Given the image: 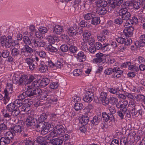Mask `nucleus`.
<instances>
[{
	"mask_svg": "<svg viewBox=\"0 0 145 145\" xmlns=\"http://www.w3.org/2000/svg\"><path fill=\"white\" fill-rule=\"evenodd\" d=\"M54 126L55 129L46 136V138L49 140L51 137L58 136L60 135H62L65 132V128L62 125H57Z\"/></svg>",
	"mask_w": 145,
	"mask_h": 145,
	"instance_id": "obj_1",
	"label": "nucleus"
},
{
	"mask_svg": "<svg viewBox=\"0 0 145 145\" xmlns=\"http://www.w3.org/2000/svg\"><path fill=\"white\" fill-rule=\"evenodd\" d=\"M49 79L46 78H44L41 81H34L32 83L31 87L33 89H38L40 87H43L46 86L49 84Z\"/></svg>",
	"mask_w": 145,
	"mask_h": 145,
	"instance_id": "obj_2",
	"label": "nucleus"
},
{
	"mask_svg": "<svg viewBox=\"0 0 145 145\" xmlns=\"http://www.w3.org/2000/svg\"><path fill=\"white\" fill-rule=\"evenodd\" d=\"M33 92L34 94L33 97H37L39 96H40V99L43 101H45L49 99V97L48 95V93L46 91H42L40 88H33Z\"/></svg>",
	"mask_w": 145,
	"mask_h": 145,
	"instance_id": "obj_3",
	"label": "nucleus"
},
{
	"mask_svg": "<svg viewBox=\"0 0 145 145\" xmlns=\"http://www.w3.org/2000/svg\"><path fill=\"white\" fill-rule=\"evenodd\" d=\"M27 86L28 89H27L25 92H23L18 96V99L22 101H23L27 97H33V94L34 93H33V88L31 87V85Z\"/></svg>",
	"mask_w": 145,
	"mask_h": 145,
	"instance_id": "obj_4",
	"label": "nucleus"
},
{
	"mask_svg": "<svg viewBox=\"0 0 145 145\" xmlns=\"http://www.w3.org/2000/svg\"><path fill=\"white\" fill-rule=\"evenodd\" d=\"M86 94L83 98V100L86 102H90L93 97L94 89L90 88L85 90Z\"/></svg>",
	"mask_w": 145,
	"mask_h": 145,
	"instance_id": "obj_5",
	"label": "nucleus"
},
{
	"mask_svg": "<svg viewBox=\"0 0 145 145\" xmlns=\"http://www.w3.org/2000/svg\"><path fill=\"white\" fill-rule=\"evenodd\" d=\"M37 120L32 116H28L25 121L26 126L30 129H34L36 124L37 123Z\"/></svg>",
	"mask_w": 145,
	"mask_h": 145,
	"instance_id": "obj_6",
	"label": "nucleus"
},
{
	"mask_svg": "<svg viewBox=\"0 0 145 145\" xmlns=\"http://www.w3.org/2000/svg\"><path fill=\"white\" fill-rule=\"evenodd\" d=\"M119 14L121 16L123 20L127 21L129 20L131 17V14L128 11L127 8H121L119 11Z\"/></svg>",
	"mask_w": 145,
	"mask_h": 145,
	"instance_id": "obj_7",
	"label": "nucleus"
},
{
	"mask_svg": "<svg viewBox=\"0 0 145 145\" xmlns=\"http://www.w3.org/2000/svg\"><path fill=\"white\" fill-rule=\"evenodd\" d=\"M33 52V49L29 46H24L21 49V52L22 53V57L24 56L25 57L30 56Z\"/></svg>",
	"mask_w": 145,
	"mask_h": 145,
	"instance_id": "obj_8",
	"label": "nucleus"
},
{
	"mask_svg": "<svg viewBox=\"0 0 145 145\" xmlns=\"http://www.w3.org/2000/svg\"><path fill=\"white\" fill-rule=\"evenodd\" d=\"M24 130V128L18 125L12 126L10 128V130L15 135H16L17 134H23Z\"/></svg>",
	"mask_w": 145,
	"mask_h": 145,
	"instance_id": "obj_9",
	"label": "nucleus"
},
{
	"mask_svg": "<svg viewBox=\"0 0 145 145\" xmlns=\"http://www.w3.org/2000/svg\"><path fill=\"white\" fill-rule=\"evenodd\" d=\"M95 56L96 57L93 60V62L96 63H104L105 61L106 57L103 54L99 52L96 54Z\"/></svg>",
	"mask_w": 145,
	"mask_h": 145,
	"instance_id": "obj_10",
	"label": "nucleus"
},
{
	"mask_svg": "<svg viewBox=\"0 0 145 145\" xmlns=\"http://www.w3.org/2000/svg\"><path fill=\"white\" fill-rule=\"evenodd\" d=\"M31 40L35 47H43L46 44L45 42L43 40L38 39L34 37H32Z\"/></svg>",
	"mask_w": 145,
	"mask_h": 145,
	"instance_id": "obj_11",
	"label": "nucleus"
},
{
	"mask_svg": "<svg viewBox=\"0 0 145 145\" xmlns=\"http://www.w3.org/2000/svg\"><path fill=\"white\" fill-rule=\"evenodd\" d=\"M128 105L127 101L121 100L118 102L116 106L118 108L120 109L121 111L123 112L127 109Z\"/></svg>",
	"mask_w": 145,
	"mask_h": 145,
	"instance_id": "obj_12",
	"label": "nucleus"
},
{
	"mask_svg": "<svg viewBox=\"0 0 145 145\" xmlns=\"http://www.w3.org/2000/svg\"><path fill=\"white\" fill-rule=\"evenodd\" d=\"M45 121H38L37 120V123L35 125V128L38 130L39 131H41V133L43 135H45L44 130L45 128Z\"/></svg>",
	"mask_w": 145,
	"mask_h": 145,
	"instance_id": "obj_13",
	"label": "nucleus"
},
{
	"mask_svg": "<svg viewBox=\"0 0 145 145\" xmlns=\"http://www.w3.org/2000/svg\"><path fill=\"white\" fill-rule=\"evenodd\" d=\"M11 54L14 58L19 59L20 58L21 56H22V53L21 51L18 48H14L11 49Z\"/></svg>",
	"mask_w": 145,
	"mask_h": 145,
	"instance_id": "obj_14",
	"label": "nucleus"
},
{
	"mask_svg": "<svg viewBox=\"0 0 145 145\" xmlns=\"http://www.w3.org/2000/svg\"><path fill=\"white\" fill-rule=\"evenodd\" d=\"M109 33L108 30L104 29L97 35V38L98 41L102 42L105 40L106 35Z\"/></svg>",
	"mask_w": 145,
	"mask_h": 145,
	"instance_id": "obj_15",
	"label": "nucleus"
},
{
	"mask_svg": "<svg viewBox=\"0 0 145 145\" xmlns=\"http://www.w3.org/2000/svg\"><path fill=\"white\" fill-rule=\"evenodd\" d=\"M102 115L103 120L105 122H107L109 120L112 121H115L114 117L111 114H107L106 112H103L102 113Z\"/></svg>",
	"mask_w": 145,
	"mask_h": 145,
	"instance_id": "obj_16",
	"label": "nucleus"
},
{
	"mask_svg": "<svg viewBox=\"0 0 145 145\" xmlns=\"http://www.w3.org/2000/svg\"><path fill=\"white\" fill-rule=\"evenodd\" d=\"M107 93L105 92H101L100 94V98L104 105H107L109 103V99L107 98Z\"/></svg>",
	"mask_w": 145,
	"mask_h": 145,
	"instance_id": "obj_17",
	"label": "nucleus"
},
{
	"mask_svg": "<svg viewBox=\"0 0 145 145\" xmlns=\"http://www.w3.org/2000/svg\"><path fill=\"white\" fill-rule=\"evenodd\" d=\"M114 72L112 75V77L117 78L120 77L122 74L123 71L120 69V68L117 67L113 68Z\"/></svg>",
	"mask_w": 145,
	"mask_h": 145,
	"instance_id": "obj_18",
	"label": "nucleus"
},
{
	"mask_svg": "<svg viewBox=\"0 0 145 145\" xmlns=\"http://www.w3.org/2000/svg\"><path fill=\"white\" fill-rule=\"evenodd\" d=\"M36 64L38 65V69L40 72H44L48 71V67L44 64L43 61L40 62L39 64L37 63Z\"/></svg>",
	"mask_w": 145,
	"mask_h": 145,
	"instance_id": "obj_19",
	"label": "nucleus"
},
{
	"mask_svg": "<svg viewBox=\"0 0 145 145\" xmlns=\"http://www.w3.org/2000/svg\"><path fill=\"white\" fill-rule=\"evenodd\" d=\"M27 76L26 75H23L19 79L17 80V82H18V85L20 86L24 84L26 86L27 83Z\"/></svg>",
	"mask_w": 145,
	"mask_h": 145,
	"instance_id": "obj_20",
	"label": "nucleus"
},
{
	"mask_svg": "<svg viewBox=\"0 0 145 145\" xmlns=\"http://www.w3.org/2000/svg\"><path fill=\"white\" fill-rule=\"evenodd\" d=\"M48 142L52 145H61L63 143V140L61 139L56 138L50 140Z\"/></svg>",
	"mask_w": 145,
	"mask_h": 145,
	"instance_id": "obj_21",
	"label": "nucleus"
},
{
	"mask_svg": "<svg viewBox=\"0 0 145 145\" xmlns=\"http://www.w3.org/2000/svg\"><path fill=\"white\" fill-rule=\"evenodd\" d=\"M64 31L62 26L56 25L54 27L53 32L59 35Z\"/></svg>",
	"mask_w": 145,
	"mask_h": 145,
	"instance_id": "obj_22",
	"label": "nucleus"
},
{
	"mask_svg": "<svg viewBox=\"0 0 145 145\" xmlns=\"http://www.w3.org/2000/svg\"><path fill=\"white\" fill-rule=\"evenodd\" d=\"M68 34L71 37H73L78 34L76 30L72 27H70L67 31Z\"/></svg>",
	"mask_w": 145,
	"mask_h": 145,
	"instance_id": "obj_23",
	"label": "nucleus"
},
{
	"mask_svg": "<svg viewBox=\"0 0 145 145\" xmlns=\"http://www.w3.org/2000/svg\"><path fill=\"white\" fill-rule=\"evenodd\" d=\"M32 104V102H28L27 103H24L23 106L21 107V111L24 112H28L30 109V106Z\"/></svg>",
	"mask_w": 145,
	"mask_h": 145,
	"instance_id": "obj_24",
	"label": "nucleus"
},
{
	"mask_svg": "<svg viewBox=\"0 0 145 145\" xmlns=\"http://www.w3.org/2000/svg\"><path fill=\"white\" fill-rule=\"evenodd\" d=\"M102 120L101 115H98L97 116H94L91 120V123L94 125H96L99 123Z\"/></svg>",
	"mask_w": 145,
	"mask_h": 145,
	"instance_id": "obj_25",
	"label": "nucleus"
},
{
	"mask_svg": "<svg viewBox=\"0 0 145 145\" xmlns=\"http://www.w3.org/2000/svg\"><path fill=\"white\" fill-rule=\"evenodd\" d=\"M54 125H56L54 124L50 123H46L45 128L44 130L45 134L47 133L48 132L52 130Z\"/></svg>",
	"mask_w": 145,
	"mask_h": 145,
	"instance_id": "obj_26",
	"label": "nucleus"
},
{
	"mask_svg": "<svg viewBox=\"0 0 145 145\" xmlns=\"http://www.w3.org/2000/svg\"><path fill=\"white\" fill-rule=\"evenodd\" d=\"M138 45L140 47H144L145 46V34L140 36V40L137 42Z\"/></svg>",
	"mask_w": 145,
	"mask_h": 145,
	"instance_id": "obj_27",
	"label": "nucleus"
},
{
	"mask_svg": "<svg viewBox=\"0 0 145 145\" xmlns=\"http://www.w3.org/2000/svg\"><path fill=\"white\" fill-rule=\"evenodd\" d=\"M131 110V114H132L133 116H138L139 115H142V109L137 110V108L135 109H130Z\"/></svg>",
	"mask_w": 145,
	"mask_h": 145,
	"instance_id": "obj_28",
	"label": "nucleus"
},
{
	"mask_svg": "<svg viewBox=\"0 0 145 145\" xmlns=\"http://www.w3.org/2000/svg\"><path fill=\"white\" fill-rule=\"evenodd\" d=\"M96 11L98 14L102 15L105 14L107 13V10L105 7H97Z\"/></svg>",
	"mask_w": 145,
	"mask_h": 145,
	"instance_id": "obj_29",
	"label": "nucleus"
},
{
	"mask_svg": "<svg viewBox=\"0 0 145 145\" xmlns=\"http://www.w3.org/2000/svg\"><path fill=\"white\" fill-rule=\"evenodd\" d=\"M97 7L106 8L108 4L107 1L105 0H100L95 2Z\"/></svg>",
	"mask_w": 145,
	"mask_h": 145,
	"instance_id": "obj_30",
	"label": "nucleus"
},
{
	"mask_svg": "<svg viewBox=\"0 0 145 145\" xmlns=\"http://www.w3.org/2000/svg\"><path fill=\"white\" fill-rule=\"evenodd\" d=\"M12 41V38L11 36H8L6 37L5 46V47L7 48H10L11 46Z\"/></svg>",
	"mask_w": 145,
	"mask_h": 145,
	"instance_id": "obj_31",
	"label": "nucleus"
},
{
	"mask_svg": "<svg viewBox=\"0 0 145 145\" xmlns=\"http://www.w3.org/2000/svg\"><path fill=\"white\" fill-rule=\"evenodd\" d=\"M100 18L94 16L91 20V24L93 25H96L100 24Z\"/></svg>",
	"mask_w": 145,
	"mask_h": 145,
	"instance_id": "obj_32",
	"label": "nucleus"
},
{
	"mask_svg": "<svg viewBox=\"0 0 145 145\" xmlns=\"http://www.w3.org/2000/svg\"><path fill=\"white\" fill-rule=\"evenodd\" d=\"M95 15V14L93 12H89L86 14H84L83 17L84 20H91L93 16Z\"/></svg>",
	"mask_w": 145,
	"mask_h": 145,
	"instance_id": "obj_33",
	"label": "nucleus"
},
{
	"mask_svg": "<svg viewBox=\"0 0 145 145\" xmlns=\"http://www.w3.org/2000/svg\"><path fill=\"white\" fill-rule=\"evenodd\" d=\"M81 33H82L84 40H87L91 35V32L88 30H85L84 31H82Z\"/></svg>",
	"mask_w": 145,
	"mask_h": 145,
	"instance_id": "obj_34",
	"label": "nucleus"
},
{
	"mask_svg": "<svg viewBox=\"0 0 145 145\" xmlns=\"http://www.w3.org/2000/svg\"><path fill=\"white\" fill-rule=\"evenodd\" d=\"M0 54L1 57L6 58L8 57L9 56L10 52L7 49H3L0 51Z\"/></svg>",
	"mask_w": 145,
	"mask_h": 145,
	"instance_id": "obj_35",
	"label": "nucleus"
},
{
	"mask_svg": "<svg viewBox=\"0 0 145 145\" xmlns=\"http://www.w3.org/2000/svg\"><path fill=\"white\" fill-rule=\"evenodd\" d=\"M77 56L78 59L80 60V62H83L85 61L86 59V56L82 51H80L78 53Z\"/></svg>",
	"mask_w": 145,
	"mask_h": 145,
	"instance_id": "obj_36",
	"label": "nucleus"
},
{
	"mask_svg": "<svg viewBox=\"0 0 145 145\" xmlns=\"http://www.w3.org/2000/svg\"><path fill=\"white\" fill-rule=\"evenodd\" d=\"M89 118L88 116H83L80 119V122L83 126L86 125L88 123Z\"/></svg>",
	"mask_w": 145,
	"mask_h": 145,
	"instance_id": "obj_37",
	"label": "nucleus"
},
{
	"mask_svg": "<svg viewBox=\"0 0 145 145\" xmlns=\"http://www.w3.org/2000/svg\"><path fill=\"white\" fill-rule=\"evenodd\" d=\"M10 112H11L10 116L14 118H17L18 116L20 113V111L18 108H16Z\"/></svg>",
	"mask_w": 145,
	"mask_h": 145,
	"instance_id": "obj_38",
	"label": "nucleus"
},
{
	"mask_svg": "<svg viewBox=\"0 0 145 145\" xmlns=\"http://www.w3.org/2000/svg\"><path fill=\"white\" fill-rule=\"evenodd\" d=\"M37 141L40 144H48V142L43 137H39L37 138Z\"/></svg>",
	"mask_w": 145,
	"mask_h": 145,
	"instance_id": "obj_39",
	"label": "nucleus"
},
{
	"mask_svg": "<svg viewBox=\"0 0 145 145\" xmlns=\"http://www.w3.org/2000/svg\"><path fill=\"white\" fill-rule=\"evenodd\" d=\"M15 104H14L13 103H11L9 104L6 106V109L7 111H8V112H10L14 109L16 107Z\"/></svg>",
	"mask_w": 145,
	"mask_h": 145,
	"instance_id": "obj_40",
	"label": "nucleus"
},
{
	"mask_svg": "<svg viewBox=\"0 0 145 145\" xmlns=\"http://www.w3.org/2000/svg\"><path fill=\"white\" fill-rule=\"evenodd\" d=\"M11 141L9 140L6 137H1V138L0 145H5L10 143Z\"/></svg>",
	"mask_w": 145,
	"mask_h": 145,
	"instance_id": "obj_41",
	"label": "nucleus"
},
{
	"mask_svg": "<svg viewBox=\"0 0 145 145\" xmlns=\"http://www.w3.org/2000/svg\"><path fill=\"white\" fill-rule=\"evenodd\" d=\"M14 134H13L11 131L9 130V131L7 132L5 135L4 137H6V138H8L10 141H11L14 137Z\"/></svg>",
	"mask_w": 145,
	"mask_h": 145,
	"instance_id": "obj_42",
	"label": "nucleus"
},
{
	"mask_svg": "<svg viewBox=\"0 0 145 145\" xmlns=\"http://www.w3.org/2000/svg\"><path fill=\"white\" fill-rule=\"evenodd\" d=\"M46 49L48 51L52 52H56L58 50V49L56 47L54 46L51 44H49L48 45Z\"/></svg>",
	"mask_w": 145,
	"mask_h": 145,
	"instance_id": "obj_43",
	"label": "nucleus"
},
{
	"mask_svg": "<svg viewBox=\"0 0 145 145\" xmlns=\"http://www.w3.org/2000/svg\"><path fill=\"white\" fill-rule=\"evenodd\" d=\"M48 117V115L45 113L42 114L39 117H38L37 121H46V119Z\"/></svg>",
	"mask_w": 145,
	"mask_h": 145,
	"instance_id": "obj_44",
	"label": "nucleus"
},
{
	"mask_svg": "<svg viewBox=\"0 0 145 145\" xmlns=\"http://www.w3.org/2000/svg\"><path fill=\"white\" fill-rule=\"evenodd\" d=\"M23 40L25 45V46H29L32 43V42L28 36H24L23 38Z\"/></svg>",
	"mask_w": 145,
	"mask_h": 145,
	"instance_id": "obj_45",
	"label": "nucleus"
},
{
	"mask_svg": "<svg viewBox=\"0 0 145 145\" xmlns=\"http://www.w3.org/2000/svg\"><path fill=\"white\" fill-rule=\"evenodd\" d=\"M83 107V104L80 103H76L74 106V108L76 111L81 110Z\"/></svg>",
	"mask_w": 145,
	"mask_h": 145,
	"instance_id": "obj_46",
	"label": "nucleus"
},
{
	"mask_svg": "<svg viewBox=\"0 0 145 145\" xmlns=\"http://www.w3.org/2000/svg\"><path fill=\"white\" fill-rule=\"evenodd\" d=\"M13 103L15 104L16 108L20 107L23 105V101L18 99H16Z\"/></svg>",
	"mask_w": 145,
	"mask_h": 145,
	"instance_id": "obj_47",
	"label": "nucleus"
},
{
	"mask_svg": "<svg viewBox=\"0 0 145 145\" xmlns=\"http://www.w3.org/2000/svg\"><path fill=\"white\" fill-rule=\"evenodd\" d=\"M69 47L66 44H63L60 47L61 51L63 52H67L69 51Z\"/></svg>",
	"mask_w": 145,
	"mask_h": 145,
	"instance_id": "obj_48",
	"label": "nucleus"
},
{
	"mask_svg": "<svg viewBox=\"0 0 145 145\" xmlns=\"http://www.w3.org/2000/svg\"><path fill=\"white\" fill-rule=\"evenodd\" d=\"M46 40L49 42L54 44L55 42V40L53 37L50 35H48L46 36Z\"/></svg>",
	"mask_w": 145,
	"mask_h": 145,
	"instance_id": "obj_49",
	"label": "nucleus"
},
{
	"mask_svg": "<svg viewBox=\"0 0 145 145\" xmlns=\"http://www.w3.org/2000/svg\"><path fill=\"white\" fill-rule=\"evenodd\" d=\"M125 30L127 31V34L129 37H131L133 35V32L134 30V28L132 26L127 28L125 29Z\"/></svg>",
	"mask_w": 145,
	"mask_h": 145,
	"instance_id": "obj_50",
	"label": "nucleus"
},
{
	"mask_svg": "<svg viewBox=\"0 0 145 145\" xmlns=\"http://www.w3.org/2000/svg\"><path fill=\"white\" fill-rule=\"evenodd\" d=\"M69 51L71 53L74 54L76 53L78 51V48L77 47L74 45L72 46L69 47Z\"/></svg>",
	"mask_w": 145,
	"mask_h": 145,
	"instance_id": "obj_51",
	"label": "nucleus"
},
{
	"mask_svg": "<svg viewBox=\"0 0 145 145\" xmlns=\"http://www.w3.org/2000/svg\"><path fill=\"white\" fill-rule=\"evenodd\" d=\"M141 6V3L139 1H135L133 3V7L134 9L137 10L140 8Z\"/></svg>",
	"mask_w": 145,
	"mask_h": 145,
	"instance_id": "obj_52",
	"label": "nucleus"
},
{
	"mask_svg": "<svg viewBox=\"0 0 145 145\" xmlns=\"http://www.w3.org/2000/svg\"><path fill=\"white\" fill-rule=\"evenodd\" d=\"M73 74L75 76H78L82 74V71L80 69H77L74 70Z\"/></svg>",
	"mask_w": 145,
	"mask_h": 145,
	"instance_id": "obj_53",
	"label": "nucleus"
},
{
	"mask_svg": "<svg viewBox=\"0 0 145 145\" xmlns=\"http://www.w3.org/2000/svg\"><path fill=\"white\" fill-rule=\"evenodd\" d=\"M108 91L110 93L116 95H117L119 94V92L118 91V89H114L112 88L108 89Z\"/></svg>",
	"mask_w": 145,
	"mask_h": 145,
	"instance_id": "obj_54",
	"label": "nucleus"
},
{
	"mask_svg": "<svg viewBox=\"0 0 145 145\" xmlns=\"http://www.w3.org/2000/svg\"><path fill=\"white\" fill-rule=\"evenodd\" d=\"M58 82H52L50 84V88L52 89H56L58 87Z\"/></svg>",
	"mask_w": 145,
	"mask_h": 145,
	"instance_id": "obj_55",
	"label": "nucleus"
},
{
	"mask_svg": "<svg viewBox=\"0 0 145 145\" xmlns=\"http://www.w3.org/2000/svg\"><path fill=\"white\" fill-rule=\"evenodd\" d=\"M111 48V47L110 44L108 43H106V44H104L103 45V49L102 50H106V51H109Z\"/></svg>",
	"mask_w": 145,
	"mask_h": 145,
	"instance_id": "obj_56",
	"label": "nucleus"
},
{
	"mask_svg": "<svg viewBox=\"0 0 145 145\" xmlns=\"http://www.w3.org/2000/svg\"><path fill=\"white\" fill-rule=\"evenodd\" d=\"M128 144L127 138L126 137H123L120 140V145H125Z\"/></svg>",
	"mask_w": 145,
	"mask_h": 145,
	"instance_id": "obj_57",
	"label": "nucleus"
},
{
	"mask_svg": "<svg viewBox=\"0 0 145 145\" xmlns=\"http://www.w3.org/2000/svg\"><path fill=\"white\" fill-rule=\"evenodd\" d=\"M109 101L113 105L116 104L118 102V99L113 97H110L109 99Z\"/></svg>",
	"mask_w": 145,
	"mask_h": 145,
	"instance_id": "obj_58",
	"label": "nucleus"
},
{
	"mask_svg": "<svg viewBox=\"0 0 145 145\" xmlns=\"http://www.w3.org/2000/svg\"><path fill=\"white\" fill-rule=\"evenodd\" d=\"M7 126L4 123L0 124V134L2 132L7 130Z\"/></svg>",
	"mask_w": 145,
	"mask_h": 145,
	"instance_id": "obj_59",
	"label": "nucleus"
},
{
	"mask_svg": "<svg viewBox=\"0 0 145 145\" xmlns=\"http://www.w3.org/2000/svg\"><path fill=\"white\" fill-rule=\"evenodd\" d=\"M131 110H130L127 109L125 111H123L124 114L125 118L127 117L128 118H131V113H130Z\"/></svg>",
	"mask_w": 145,
	"mask_h": 145,
	"instance_id": "obj_60",
	"label": "nucleus"
},
{
	"mask_svg": "<svg viewBox=\"0 0 145 145\" xmlns=\"http://www.w3.org/2000/svg\"><path fill=\"white\" fill-rule=\"evenodd\" d=\"M128 106L132 109H135L136 108V103L134 101H130L128 104Z\"/></svg>",
	"mask_w": 145,
	"mask_h": 145,
	"instance_id": "obj_61",
	"label": "nucleus"
},
{
	"mask_svg": "<svg viewBox=\"0 0 145 145\" xmlns=\"http://www.w3.org/2000/svg\"><path fill=\"white\" fill-rule=\"evenodd\" d=\"M81 47L83 50L87 51L88 50V47L87 43L85 42H82L81 44Z\"/></svg>",
	"mask_w": 145,
	"mask_h": 145,
	"instance_id": "obj_62",
	"label": "nucleus"
},
{
	"mask_svg": "<svg viewBox=\"0 0 145 145\" xmlns=\"http://www.w3.org/2000/svg\"><path fill=\"white\" fill-rule=\"evenodd\" d=\"M13 84H12L7 83L6 88L4 90H7L8 92H10V91H12L13 89Z\"/></svg>",
	"mask_w": 145,
	"mask_h": 145,
	"instance_id": "obj_63",
	"label": "nucleus"
},
{
	"mask_svg": "<svg viewBox=\"0 0 145 145\" xmlns=\"http://www.w3.org/2000/svg\"><path fill=\"white\" fill-rule=\"evenodd\" d=\"M36 53L41 58H44L46 56V53L43 51H41L39 52L36 51Z\"/></svg>",
	"mask_w": 145,
	"mask_h": 145,
	"instance_id": "obj_64",
	"label": "nucleus"
}]
</instances>
